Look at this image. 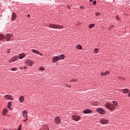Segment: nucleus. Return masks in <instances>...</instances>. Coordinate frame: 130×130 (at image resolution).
<instances>
[{
    "mask_svg": "<svg viewBox=\"0 0 130 130\" xmlns=\"http://www.w3.org/2000/svg\"><path fill=\"white\" fill-rule=\"evenodd\" d=\"M22 115L25 118H28V111L24 110L22 112Z\"/></svg>",
    "mask_w": 130,
    "mask_h": 130,
    "instance_id": "9d476101",
    "label": "nucleus"
},
{
    "mask_svg": "<svg viewBox=\"0 0 130 130\" xmlns=\"http://www.w3.org/2000/svg\"><path fill=\"white\" fill-rule=\"evenodd\" d=\"M24 99H25V97L21 96L19 99V102H21V103H23L24 102Z\"/></svg>",
    "mask_w": 130,
    "mask_h": 130,
    "instance_id": "2eb2a0df",
    "label": "nucleus"
},
{
    "mask_svg": "<svg viewBox=\"0 0 130 130\" xmlns=\"http://www.w3.org/2000/svg\"><path fill=\"white\" fill-rule=\"evenodd\" d=\"M95 15H96V16H100V13H99L98 12H96L95 13Z\"/></svg>",
    "mask_w": 130,
    "mask_h": 130,
    "instance_id": "473e14b6",
    "label": "nucleus"
},
{
    "mask_svg": "<svg viewBox=\"0 0 130 130\" xmlns=\"http://www.w3.org/2000/svg\"><path fill=\"white\" fill-rule=\"evenodd\" d=\"M93 105H94V106H98V103H97V102H93Z\"/></svg>",
    "mask_w": 130,
    "mask_h": 130,
    "instance_id": "a878e982",
    "label": "nucleus"
},
{
    "mask_svg": "<svg viewBox=\"0 0 130 130\" xmlns=\"http://www.w3.org/2000/svg\"><path fill=\"white\" fill-rule=\"evenodd\" d=\"M80 9H85V8H84V7H80Z\"/></svg>",
    "mask_w": 130,
    "mask_h": 130,
    "instance_id": "58836bf2",
    "label": "nucleus"
},
{
    "mask_svg": "<svg viewBox=\"0 0 130 130\" xmlns=\"http://www.w3.org/2000/svg\"><path fill=\"white\" fill-rule=\"evenodd\" d=\"M32 52H33L34 53H36V54H39L40 55H42V54L40 53V52L38 50L32 49Z\"/></svg>",
    "mask_w": 130,
    "mask_h": 130,
    "instance_id": "4468645a",
    "label": "nucleus"
},
{
    "mask_svg": "<svg viewBox=\"0 0 130 130\" xmlns=\"http://www.w3.org/2000/svg\"><path fill=\"white\" fill-rule=\"evenodd\" d=\"M92 111L89 109H86L84 111H83V113H85V114H87V113H91Z\"/></svg>",
    "mask_w": 130,
    "mask_h": 130,
    "instance_id": "f3484780",
    "label": "nucleus"
},
{
    "mask_svg": "<svg viewBox=\"0 0 130 130\" xmlns=\"http://www.w3.org/2000/svg\"><path fill=\"white\" fill-rule=\"evenodd\" d=\"M96 3H97V2L96 1H94L93 2L92 4H93V5H95Z\"/></svg>",
    "mask_w": 130,
    "mask_h": 130,
    "instance_id": "2f4dec72",
    "label": "nucleus"
},
{
    "mask_svg": "<svg viewBox=\"0 0 130 130\" xmlns=\"http://www.w3.org/2000/svg\"><path fill=\"white\" fill-rule=\"evenodd\" d=\"M27 17H30V15H29V14L27 15Z\"/></svg>",
    "mask_w": 130,
    "mask_h": 130,
    "instance_id": "79ce46f5",
    "label": "nucleus"
},
{
    "mask_svg": "<svg viewBox=\"0 0 130 130\" xmlns=\"http://www.w3.org/2000/svg\"><path fill=\"white\" fill-rule=\"evenodd\" d=\"M15 19H17V14H16V13L13 12L12 13V17L11 20L12 21H14L15 20Z\"/></svg>",
    "mask_w": 130,
    "mask_h": 130,
    "instance_id": "9b49d317",
    "label": "nucleus"
},
{
    "mask_svg": "<svg viewBox=\"0 0 130 130\" xmlns=\"http://www.w3.org/2000/svg\"><path fill=\"white\" fill-rule=\"evenodd\" d=\"M55 123H56L57 124H59V123H60V119L59 118V117H57L55 119Z\"/></svg>",
    "mask_w": 130,
    "mask_h": 130,
    "instance_id": "f8f14e48",
    "label": "nucleus"
},
{
    "mask_svg": "<svg viewBox=\"0 0 130 130\" xmlns=\"http://www.w3.org/2000/svg\"><path fill=\"white\" fill-rule=\"evenodd\" d=\"M18 58H19L18 56H15L11 58V60H12V61H15V60H17V59H18Z\"/></svg>",
    "mask_w": 130,
    "mask_h": 130,
    "instance_id": "4be33fe9",
    "label": "nucleus"
},
{
    "mask_svg": "<svg viewBox=\"0 0 130 130\" xmlns=\"http://www.w3.org/2000/svg\"><path fill=\"white\" fill-rule=\"evenodd\" d=\"M72 86L70 85L69 88H71Z\"/></svg>",
    "mask_w": 130,
    "mask_h": 130,
    "instance_id": "c03bdc74",
    "label": "nucleus"
},
{
    "mask_svg": "<svg viewBox=\"0 0 130 130\" xmlns=\"http://www.w3.org/2000/svg\"><path fill=\"white\" fill-rule=\"evenodd\" d=\"M99 50L97 48H95L94 50V53H97V52H98V51Z\"/></svg>",
    "mask_w": 130,
    "mask_h": 130,
    "instance_id": "393cba45",
    "label": "nucleus"
},
{
    "mask_svg": "<svg viewBox=\"0 0 130 130\" xmlns=\"http://www.w3.org/2000/svg\"><path fill=\"white\" fill-rule=\"evenodd\" d=\"M13 36V34H7L6 35V37L5 38V39H6V40H7V41H10L11 38H12V37Z\"/></svg>",
    "mask_w": 130,
    "mask_h": 130,
    "instance_id": "423d86ee",
    "label": "nucleus"
},
{
    "mask_svg": "<svg viewBox=\"0 0 130 130\" xmlns=\"http://www.w3.org/2000/svg\"><path fill=\"white\" fill-rule=\"evenodd\" d=\"M13 61V60H12V59H11L10 60H9V62H12Z\"/></svg>",
    "mask_w": 130,
    "mask_h": 130,
    "instance_id": "e433bc0d",
    "label": "nucleus"
},
{
    "mask_svg": "<svg viewBox=\"0 0 130 130\" xmlns=\"http://www.w3.org/2000/svg\"><path fill=\"white\" fill-rule=\"evenodd\" d=\"M97 112H99V113H100V114H105V111L103 110L101 108H99L96 109Z\"/></svg>",
    "mask_w": 130,
    "mask_h": 130,
    "instance_id": "6e6552de",
    "label": "nucleus"
},
{
    "mask_svg": "<svg viewBox=\"0 0 130 130\" xmlns=\"http://www.w3.org/2000/svg\"><path fill=\"white\" fill-rule=\"evenodd\" d=\"M70 82H77V79H71Z\"/></svg>",
    "mask_w": 130,
    "mask_h": 130,
    "instance_id": "c756f323",
    "label": "nucleus"
},
{
    "mask_svg": "<svg viewBox=\"0 0 130 130\" xmlns=\"http://www.w3.org/2000/svg\"><path fill=\"white\" fill-rule=\"evenodd\" d=\"M20 70H23V68L21 67Z\"/></svg>",
    "mask_w": 130,
    "mask_h": 130,
    "instance_id": "a19ab883",
    "label": "nucleus"
},
{
    "mask_svg": "<svg viewBox=\"0 0 130 130\" xmlns=\"http://www.w3.org/2000/svg\"><path fill=\"white\" fill-rule=\"evenodd\" d=\"M116 20H119V17H118V16H116Z\"/></svg>",
    "mask_w": 130,
    "mask_h": 130,
    "instance_id": "f704fd0d",
    "label": "nucleus"
},
{
    "mask_svg": "<svg viewBox=\"0 0 130 130\" xmlns=\"http://www.w3.org/2000/svg\"><path fill=\"white\" fill-rule=\"evenodd\" d=\"M120 80H124V78H123V77H121V78H120Z\"/></svg>",
    "mask_w": 130,
    "mask_h": 130,
    "instance_id": "4c0bfd02",
    "label": "nucleus"
},
{
    "mask_svg": "<svg viewBox=\"0 0 130 130\" xmlns=\"http://www.w3.org/2000/svg\"><path fill=\"white\" fill-rule=\"evenodd\" d=\"M10 52H11V50L10 49L7 50V53H10Z\"/></svg>",
    "mask_w": 130,
    "mask_h": 130,
    "instance_id": "c9c22d12",
    "label": "nucleus"
},
{
    "mask_svg": "<svg viewBox=\"0 0 130 130\" xmlns=\"http://www.w3.org/2000/svg\"><path fill=\"white\" fill-rule=\"evenodd\" d=\"M28 120V118H25V119H23V121L24 122H26Z\"/></svg>",
    "mask_w": 130,
    "mask_h": 130,
    "instance_id": "7c9ffc66",
    "label": "nucleus"
},
{
    "mask_svg": "<svg viewBox=\"0 0 130 130\" xmlns=\"http://www.w3.org/2000/svg\"><path fill=\"white\" fill-rule=\"evenodd\" d=\"M117 105H118V104L116 101H113V104L110 103H106L105 104V107L110 111H113Z\"/></svg>",
    "mask_w": 130,
    "mask_h": 130,
    "instance_id": "f257e3e1",
    "label": "nucleus"
},
{
    "mask_svg": "<svg viewBox=\"0 0 130 130\" xmlns=\"http://www.w3.org/2000/svg\"><path fill=\"white\" fill-rule=\"evenodd\" d=\"M72 119L75 120V121H79L81 119V117L77 115H73L72 116Z\"/></svg>",
    "mask_w": 130,
    "mask_h": 130,
    "instance_id": "39448f33",
    "label": "nucleus"
},
{
    "mask_svg": "<svg viewBox=\"0 0 130 130\" xmlns=\"http://www.w3.org/2000/svg\"><path fill=\"white\" fill-rule=\"evenodd\" d=\"M45 128L46 130H49V128L48 127V125H45Z\"/></svg>",
    "mask_w": 130,
    "mask_h": 130,
    "instance_id": "bb28decb",
    "label": "nucleus"
},
{
    "mask_svg": "<svg viewBox=\"0 0 130 130\" xmlns=\"http://www.w3.org/2000/svg\"><path fill=\"white\" fill-rule=\"evenodd\" d=\"M23 69H28V68H27L26 67H24Z\"/></svg>",
    "mask_w": 130,
    "mask_h": 130,
    "instance_id": "ea45409f",
    "label": "nucleus"
},
{
    "mask_svg": "<svg viewBox=\"0 0 130 130\" xmlns=\"http://www.w3.org/2000/svg\"><path fill=\"white\" fill-rule=\"evenodd\" d=\"M5 35L3 34H0V40H3V39H5Z\"/></svg>",
    "mask_w": 130,
    "mask_h": 130,
    "instance_id": "aec40b11",
    "label": "nucleus"
},
{
    "mask_svg": "<svg viewBox=\"0 0 130 130\" xmlns=\"http://www.w3.org/2000/svg\"><path fill=\"white\" fill-rule=\"evenodd\" d=\"M49 28H53V29H62L63 28V26L62 25L52 23L49 25Z\"/></svg>",
    "mask_w": 130,
    "mask_h": 130,
    "instance_id": "7ed1b4c3",
    "label": "nucleus"
},
{
    "mask_svg": "<svg viewBox=\"0 0 130 130\" xmlns=\"http://www.w3.org/2000/svg\"><path fill=\"white\" fill-rule=\"evenodd\" d=\"M76 48L78 49H82V46H81V45H78L76 46Z\"/></svg>",
    "mask_w": 130,
    "mask_h": 130,
    "instance_id": "b1692460",
    "label": "nucleus"
},
{
    "mask_svg": "<svg viewBox=\"0 0 130 130\" xmlns=\"http://www.w3.org/2000/svg\"><path fill=\"white\" fill-rule=\"evenodd\" d=\"M12 106V102H8V108H9V109H11V106Z\"/></svg>",
    "mask_w": 130,
    "mask_h": 130,
    "instance_id": "412c9836",
    "label": "nucleus"
},
{
    "mask_svg": "<svg viewBox=\"0 0 130 130\" xmlns=\"http://www.w3.org/2000/svg\"><path fill=\"white\" fill-rule=\"evenodd\" d=\"M39 70H40V71H44V68L43 67H40V68H39Z\"/></svg>",
    "mask_w": 130,
    "mask_h": 130,
    "instance_id": "c85d7f7f",
    "label": "nucleus"
},
{
    "mask_svg": "<svg viewBox=\"0 0 130 130\" xmlns=\"http://www.w3.org/2000/svg\"><path fill=\"white\" fill-rule=\"evenodd\" d=\"M25 63H26L27 66H29V67H32L34 63V62L31 60L27 59L25 61Z\"/></svg>",
    "mask_w": 130,
    "mask_h": 130,
    "instance_id": "20e7f679",
    "label": "nucleus"
},
{
    "mask_svg": "<svg viewBox=\"0 0 130 130\" xmlns=\"http://www.w3.org/2000/svg\"><path fill=\"white\" fill-rule=\"evenodd\" d=\"M11 71H13V72H15V71H17V68H13L11 69Z\"/></svg>",
    "mask_w": 130,
    "mask_h": 130,
    "instance_id": "cd10ccee",
    "label": "nucleus"
},
{
    "mask_svg": "<svg viewBox=\"0 0 130 130\" xmlns=\"http://www.w3.org/2000/svg\"><path fill=\"white\" fill-rule=\"evenodd\" d=\"M89 28L90 29H91V28H93V27H95V24H90L88 25Z\"/></svg>",
    "mask_w": 130,
    "mask_h": 130,
    "instance_id": "5701e85b",
    "label": "nucleus"
},
{
    "mask_svg": "<svg viewBox=\"0 0 130 130\" xmlns=\"http://www.w3.org/2000/svg\"><path fill=\"white\" fill-rule=\"evenodd\" d=\"M64 58V55L61 54L59 55L58 56L54 57L52 58V62H56V61H58L60 59H63Z\"/></svg>",
    "mask_w": 130,
    "mask_h": 130,
    "instance_id": "f03ea898",
    "label": "nucleus"
},
{
    "mask_svg": "<svg viewBox=\"0 0 130 130\" xmlns=\"http://www.w3.org/2000/svg\"><path fill=\"white\" fill-rule=\"evenodd\" d=\"M7 113H8V109H7V108H5L3 110V115H6V114H7Z\"/></svg>",
    "mask_w": 130,
    "mask_h": 130,
    "instance_id": "a211bd4d",
    "label": "nucleus"
},
{
    "mask_svg": "<svg viewBox=\"0 0 130 130\" xmlns=\"http://www.w3.org/2000/svg\"><path fill=\"white\" fill-rule=\"evenodd\" d=\"M100 122L102 123V124H106V123H108V120L103 118L100 120Z\"/></svg>",
    "mask_w": 130,
    "mask_h": 130,
    "instance_id": "1a4fd4ad",
    "label": "nucleus"
},
{
    "mask_svg": "<svg viewBox=\"0 0 130 130\" xmlns=\"http://www.w3.org/2000/svg\"><path fill=\"white\" fill-rule=\"evenodd\" d=\"M18 58H20V59H22V58H24L26 56V55L24 53L19 54L18 55Z\"/></svg>",
    "mask_w": 130,
    "mask_h": 130,
    "instance_id": "ddd939ff",
    "label": "nucleus"
},
{
    "mask_svg": "<svg viewBox=\"0 0 130 130\" xmlns=\"http://www.w3.org/2000/svg\"><path fill=\"white\" fill-rule=\"evenodd\" d=\"M110 72L109 71H106L105 73H102L101 74V76H107V75H109Z\"/></svg>",
    "mask_w": 130,
    "mask_h": 130,
    "instance_id": "dca6fc26",
    "label": "nucleus"
},
{
    "mask_svg": "<svg viewBox=\"0 0 130 130\" xmlns=\"http://www.w3.org/2000/svg\"><path fill=\"white\" fill-rule=\"evenodd\" d=\"M18 127H19L18 128H19V129H22V125H20Z\"/></svg>",
    "mask_w": 130,
    "mask_h": 130,
    "instance_id": "72a5a7b5",
    "label": "nucleus"
},
{
    "mask_svg": "<svg viewBox=\"0 0 130 130\" xmlns=\"http://www.w3.org/2000/svg\"><path fill=\"white\" fill-rule=\"evenodd\" d=\"M94 0H90V2H93Z\"/></svg>",
    "mask_w": 130,
    "mask_h": 130,
    "instance_id": "37998d69",
    "label": "nucleus"
},
{
    "mask_svg": "<svg viewBox=\"0 0 130 130\" xmlns=\"http://www.w3.org/2000/svg\"><path fill=\"white\" fill-rule=\"evenodd\" d=\"M17 130H21V129H20V128H18V129Z\"/></svg>",
    "mask_w": 130,
    "mask_h": 130,
    "instance_id": "a18cd8bd",
    "label": "nucleus"
},
{
    "mask_svg": "<svg viewBox=\"0 0 130 130\" xmlns=\"http://www.w3.org/2000/svg\"><path fill=\"white\" fill-rule=\"evenodd\" d=\"M122 93H124V94H126L128 92L129 90L128 89H124L122 90Z\"/></svg>",
    "mask_w": 130,
    "mask_h": 130,
    "instance_id": "6ab92c4d",
    "label": "nucleus"
},
{
    "mask_svg": "<svg viewBox=\"0 0 130 130\" xmlns=\"http://www.w3.org/2000/svg\"><path fill=\"white\" fill-rule=\"evenodd\" d=\"M4 98L6 99V100H14V98H13V96L10 94H7L4 96Z\"/></svg>",
    "mask_w": 130,
    "mask_h": 130,
    "instance_id": "0eeeda50",
    "label": "nucleus"
}]
</instances>
